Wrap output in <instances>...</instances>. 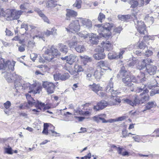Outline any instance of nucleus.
<instances>
[{
  "label": "nucleus",
  "instance_id": "1",
  "mask_svg": "<svg viewBox=\"0 0 159 159\" xmlns=\"http://www.w3.org/2000/svg\"><path fill=\"white\" fill-rule=\"evenodd\" d=\"M95 27L98 28V32L99 33L98 40L104 39H108L111 35L110 31L112 29H114L115 26L111 23H106L103 26H101L100 25H95Z\"/></svg>",
  "mask_w": 159,
  "mask_h": 159
},
{
  "label": "nucleus",
  "instance_id": "2",
  "mask_svg": "<svg viewBox=\"0 0 159 159\" xmlns=\"http://www.w3.org/2000/svg\"><path fill=\"white\" fill-rule=\"evenodd\" d=\"M88 104H85L79 106L74 109L73 115L75 121L76 122L82 121L85 119V116L90 115L91 110L86 111H83L82 109H83L85 106Z\"/></svg>",
  "mask_w": 159,
  "mask_h": 159
},
{
  "label": "nucleus",
  "instance_id": "3",
  "mask_svg": "<svg viewBox=\"0 0 159 159\" xmlns=\"http://www.w3.org/2000/svg\"><path fill=\"white\" fill-rule=\"evenodd\" d=\"M146 87V86H145V88H143V93L140 94L141 96L142 97L140 101H139L137 97H135L133 102L128 99L124 98L122 100L123 102L129 104L133 106H136L139 103L141 102L142 103H143L145 102L148 101L149 99V96L146 93L148 92V91L145 88Z\"/></svg>",
  "mask_w": 159,
  "mask_h": 159
},
{
  "label": "nucleus",
  "instance_id": "4",
  "mask_svg": "<svg viewBox=\"0 0 159 159\" xmlns=\"http://www.w3.org/2000/svg\"><path fill=\"white\" fill-rule=\"evenodd\" d=\"M60 53L58 51L53 47H52L50 49H47L45 51L43 56L44 59L41 57L39 58V61L40 62L44 63L45 62L44 59L48 61H51L54 58L58 56H60Z\"/></svg>",
  "mask_w": 159,
  "mask_h": 159
},
{
  "label": "nucleus",
  "instance_id": "5",
  "mask_svg": "<svg viewBox=\"0 0 159 159\" xmlns=\"http://www.w3.org/2000/svg\"><path fill=\"white\" fill-rule=\"evenodd\" d=\"M145 75L143 73H141L140 76L137 77V80L134 79L133 76L127 75L125 77L122 79L123 82L128 86H131L133 83L142 82L145 81Z\"/></svg>",
  "mask_w": 159,
  "mask_h": 159
},
{
  "label": "nucleus",
  "instance_id": "6",
  "mask_svg": "<svg viewBox=\"0 0 159 159\" xmlns=\"http://www.w3.org/2000/svg\"><path fill=\"white\" fill-rule=\"evenodd\" d=\"M34 105L35 108L31 109L30 111L32 114L35 115H38L42 111L51 107L45 105L44 103L39 102L38 101H37Z\"/></svg>",
  "mask_w": 159,
  "mask_h": 159
},
{
  "label": "nucleus",
  "instance_id": "7",
  "mask_svg": "<svg viewBox=\"0 0 159 159\" xmlns=\"http://www.w3.org/2000/svg\"><path fill=\"white\" fill-rule=\"evenodd\" d=\"M22 89L27 90L29 93L34 94L39 93L40 87L36 86V84L34 83L31 85L29 83H26L22 86Z\"/></svg>",
  "mask_w": 159,
  "mask_h": 159
},
{
  "label": "nucleus",
  "instance_id": "8",
  "mask_svg": "<svg viewBox=\"0 0 159 159\" xmlns=\"http://www.w3.org/2000/svg\"><path fill=\"white\" fill-rule=\"evenodd\" d=\"M77 34L79 36L84 39L89 36L90 42L93 44H96L98 42V37L97 35L93 33L88 35L87 32L84 31L79 33Z\"/></svg>",
  "mask_w": 159,
  "mask_h": 159
},
{
  "label": "nucleus",
  "instance_id": "9",
  "mask_svg": "<svg viewBox=\"0 0 159 159\" xmlns=\"http://www.w3.org/2000/svg\"><path fill=\"white\" fill-rule=\"evenodd\" d=\"M79 22H80L78 18L75 20L72 21L69 26L66 28V30L68 32L74 33H77L80 28Z\"/></svg>",
  "mask_w": 159,
  "mask_h": 159
},
{
  "label": "nucleus",
  "instance_id": "10",
  "mask_svg": "<svg viewBox=\"0 0 159 159\" xmlns=\"http://www.w3.org/2000/svg\"><path fill=\"white\" fill-rule=\"evenodd\" d=\"M152 60L150 58H147L146 60L139 61L138 60H133L132 63L129 64V66L134 65L136 64L137 67L139 70H142L144 68L146 65H148L150 63L152 62Z\"/></svg>",
  "mask_w": 159,
  "mask_h": 159
},
{
  "label": "nucleus",
  "instance_id": "11",
  "mask_svg": "<svg viewBox=\"0 0 159 159\" xmlns=\"http://www.w3.org/2000/svg\"><path fill=\"white\" fill-rule=\"evenodd\" d=\"M54 127L51 124L45 123L42 133L46 135H47L49 133V134H52V136H59V134L54 131Z\"/></svg>",
  "mask_w": 159,
  "mask_h": 159
},
{
  "label": "nucleus",
  "instance_id": "12",
  "mask_svg": "<svg viewBox=\"0 0 159 159\" xmlns=\"http://www.w3.org/2000/svg\"><path fill=\"white\" fill-rule=\"evenodd\" d=\"M43 86L45 89L48 94L52 93L54 92L55 85L52 82L48 81L43 82Z\"/></svg>",
  "mask_w": 159,
  "mask_h": 159
},
{
  "label": "nucleus",
  "instance_id": "13",
  "mask_svg": "<svg viewBox=\"0 0 159 159\" xmlns=\"http://www.w3.org/2000/svg\"><path fill=\"white\" fill-rule=\"evenodd\" d=\"M13 65L11 64V62L9 61H7L6 62H4L2 59L0 60V70L4 69L7 67L9 69L13 70L14 67L15 66V61H12Z\"/></svg>",
  "mask_w": 159,
  "mask_h": 159
},
{
  "label": "nucleus",
  "instance_id": "14",
  "mask_svg": "<svg viewBox=\"0 0 159 159\" xmlns=\"http://www.w3.org/2000/svg\"><path fill=\"white\" fill-rule=\"evenodd\" d=\"M96 52H98L97 53L94 54L93 55V57L96 60H100L103 59L105 57L104 54L103 53L104 51L103 49L100 46H98L95 49Z\"/></svg>",
  "mask_w": 159,
  "mask_h": 159
},
{
  "label": "nucleus",
  "instance_id": "15",
  "mask_svg": "<svg viewBox=\"0 0 159 159\" xmlns=\"http://www.w3.org/2000/svg\"><path fill=\"white\" fill-rule=\"evenodd\" d=\"M61 59L62 60H66V62L70 65H72L78 60L77 56L73 54H70L64 57H61Z\"/></svg>",
  "mask_w": 159,
  "mask_h": 159
},
{
  "label": "nucleus",
  "instance_id": "16",
  "mask_svg": "<svg viewBox=\"0 0 159 159\" xmlns=\"http://www.w3.org/2000/svg\"><path fill=\"white\" fill-rule=\"evenodd\" d=\"M109 105L108 102H107L104 100L98 102L96 106L93 107V109L95 111L102 110Z\"/></svg>",
  "mask_w": 159,
  "mask_h": 159
},
{
  "label": "nucleus",
  "instance_id": "17",
  "mask_svg": "<svg viewBox=\"0 0 159 159\" xmlns=\"http://www.w3.org/2000/svg\"><path fill=\"white\" fill-rule=\"evenodd\" d=\"M135 25L138 31L141 34H144L146 29V26L144 22L141 20L138 21Z\"/></svg>",
  "mask_w": 159,
  "mask_h": 159
},
{
  "label": "nucleus",
  "instance_id": "18",
  "mask_svg": "<svg viewBox=\"0 0 159 159\" xmlns=\"http://www.w3.org/2000/svg\"><path fill=\"white\" fill-rule=\"evenodd\" d=\"M111 97L109 99L108 102L109 105H118L121 102L120 97L117 96H114L112 94Z\"/></svg>",
  "mask_w": 159,
  "mask_h": 159
},
{
  "label": "nucleus",
  "instance_id": "19",
  "mask_svg": "<svg viewBox=\"0 0 159 159\" xmlns=\"http://www.w3.org/2000/svg\"><path fill=\"white\" fill-rule=\"evenodd\" d=\"M80 23H82V26L84 27L89 28L92 26V21L89 19L79 18Z\"/></svg>",
  "mask_w": 159,
  "mask_h": 159
},
{
  "label": "nucleus",
  "instance_id": "20",
  "mask_svg": "<svg viewBox=\"0 0 159 159\" xmlns=\"http://www.w3.org/2000/svg\"><path fill=\"white\" fill-rule=\"evenodd\" d=\"M8 12L9 13V18H11L12 20L17 19L19 18L20 12L15 9H11Z\"/></svg>",
  "mask_w": 159,
  "mask_h": 159
},
{
  "label": "nucleus",
  "instance_id": "21",
  "mask_svg": "<svg viewBox=\"0 0 159 159\" xmlns=\"http://www.w3.org/2000/svg\"><path fill=\"white\" fill-rule=\"evenodd\" d=\"M70 76L68 73H65L64 74L61 75L60 74H56L54 75V79L55 80H65L68 79Z\"/></svg>",
  "mask_w": 159,
  "mask_h": 159
},
{
  "label": "nucleus",
  "instance_id": "22",
  "mask_svg": "<svg viewBox=\"0 0 159 159\" xmlns=\"http://www.w3.org/2000/svg\"><path fill=\"white\" fill-rule=\"evenodd\" d=\"M89 88L96 93H98V92L103 91V88L100 86L99 84H96L93 83L92 84H90L89 86Z\"/></svg>",
  "mask_w": 159,
  "mask_h": 159
},
{
  "label": "nucleus",
  "instance_id": "23",
  "mask_svg": "<svg viewBox=\"0 0 159 159\" xmlns=\"http://www.w3.org/2000/svg\"><path fill=\"white\" fill-rule=\"evenodd\" d=\"M25 96L28 101V104H26V106L27 108H29L34 106V104L36 102L31 97V95L27 93L26 94Z\"/></svg>",
  "mask_w": 159,
  "mask_h": 159
},
{
  "label": "nucleus",
  "instance_id": "24",
  "mask_svg": "<svg viewBox=\"0 0 159 159\" xmlns=\"http://www.w3.org/2000/svg\"><path fill=\"white\" fill-rule=\"evenodd\" d=\"M98 64L97 69H98L100 68L101 69V70L102 71H103V70H107L108 69H110L111 70L109 67L108 66V64L107 62L101 61L98 63Z\"/></svg>",
  "mask_w": 159,
  "mask_h": 159
},
{
  "label": "nucleus",
  "instance_id": "25",
  "mask_svg": "<svg viewBox=\"0 0 159 159\" xmlns=\"http://www.w3.org/2000/svg\"><path fill=\"white\" fill-rule=\"evenodd\" d=\"M148 87L150 89H152V90L150 92V95L153 96L156 93H159V86H158L155 85H152L151 84L148 86Z\"/></svg>",
  "mask_w": 159,
  "mask_h": 159
},
{
  "label": "nucleus",
  "instance_id": "26",
  "mask_svg": "<svg viewBox=\"0 0 159 159\" xmlns=\"http://www.w3.org/2000/svg\"><path fill=\"white\" fill-rule=\"evenodd\" d=\"M18 76L16 75H12L11 78V80H13L14 83V86L15 88V91L16 92H18V89H19V87L20 85V83L19 82L17 81Z\"/></svg>",
  "mask_w": 159,
  "mask_h": 159
},
{
  "label": "nucleus",
  "instance_id": "27",
  "mask_svg": "<svg viewBox=\"0 0 159 159\" xmlns=\"http://www.w3.org/2000/svg\"><path fill=\"white\" fill-rule=\"evenodd\" d=\"M99 122L101 120L103 123H106L107 122L112 123L115 122L114 119H110L108 120H105V118L106 117V115L105 114L99 115Z\"/></svg>",
  "mask_w": 159,
  "mask_h": 159
},
{
  "label": "nucleus",
  "instance_id": "28",
  "mask_svg": "<svg viewBox=\"0 0 159 159\" xmlns=\"http://www.w3.org/2000/svg\"><path fill=\"white\" fill-rule=\"evenodd\" d=\"M101 45L102 46V48L109 51L112 49V45L108 41H106L105 42L103 41L101 43Z\"/></svg>",
  "mask_w": 159,
  "mask_h": 159
},
{
  "label": "nucleus",
  "instance_id": "29",
  "mask_svg": "<svg viewBox=\"0 0 159 159\" xmlns=\"http://www.w3.org/2000/svg\"><path fill=\"white\" fill-rule=\"evenodd\" d=\"M113 84L111 80L109 82L107 85L106 87V90H108L112 94H116V92L113 89Z\"/></svg>",
  "mask_w": 159,
  "mask_h": 159
},
{
  "label": "nucleus",
  "instance_id": "30",
  "mask_svg": "<svg viewBox=\"0 0 159 159\" xmlns=\"http://www.w3.org/2000/svg\"><path fill=\"white\" fill-rule=\"evenodd\" d=\"M148 72L150 75H153L155 74L157 69L156 67L153 66H148L147 67Z\"/></svg>",
  "mask_w": 159,
  "mask_h": 159
},
{
  "label": "nucleus",
  "instance_id": "31",
  "mask_svg": "<svg viewBox=\"0 0 159 159\" xmlns=\"http://www.w3.org/2000/svg\"><path fill=\"white\" fill-rule=\"evenodd\" d=\"M77 13L73 10L70 9L67 10V13L66 14V19L68 20L69 18L71 16H77Z\"/></svg>",
  "mask_w": 159,
  "mask_h": 159
},
{
  "label": "nucleus",
  "instance_id": "32",
  "mask_svg": "<svg viewBox=\"0 0 159 159\" xmlns=\"http://www.w3.org/2000/svg\"><path fill=\"white\" fill-rule=\"evenodd\" d=\"M58 46L59 50L61 52L65 54L67 53L68 48L66 45L60 43L59 44Z\"/></svg>",
  "mask_w": 159,
  "mask_h": 159
},
{
  "label": "nucleus",
  "instance_id": "33",
  "mask_svg": "<svg viewBox=\"0 0 159 159\" xmlns=\"http://www.w3.org/2000/svg\"><path fill=\"white\" fill-rule=\"evenodd\" d=\"M80 58L81 59V61L84 65H85L87 63L91 61L92 60L91 58L87 56H80Z\"/></svg>",
  "mask_w": 159,
  "mask_h": 159
},
{
  "label": "nucleus",
  "instance_id": "34",
  "mask_svg": "<svg viewBox=\"0 0 159 159\" xmlns=\"http://www.w3.org/2000/svg\"><path fill=\"white\" fill-rule=\"evenodd\" d=\"M102 72H103V71L101 70V69L99 68V69H97L94 75V76L95 77L97 80H99L101 78L102 76L103 75Z\"/></svg>",
  "mask_w": 159,
  "mask_h": 159
},
{
  "label": "nucleus",
  "instance_id": "35",
  "mask_svg": "<svg viewBox=\"0 0 159 159\" xmlns=\"http://www.w3.org/2000/svg\"><path fill=\"white\" fill-rule=\"evenodd\" d=\"M157 106L156 103L155 102H148L146 104V109L143 111L144 112L146 110H149L152 108L155 107Z\"/></svg>",
  "mask_w": 159,
  "mask_h": 159
},
{
  "label": "nucleus",
  "instance_id": "36",
  "mask_svg": "<svg viewBox=\"0 0 159 159\" xmlns=\"http://www.w3.org/2000/svg\"><path fill=\"white\" fill-rule=\"evenodd\" d=\"M10 9H8L4 11L3 9L0 8V16L5 17L9 18V12Z\"/></svg>",
  "mask_w": 159,
  "mask_h": 159
},
{
  "label": "nucleus",
  "instance_id": "37",
  "mask_svg": "<svg viewBox=\"0 0 159 159\" xmlns=\"http://www.w3.org/2000/svg\"><path fill=\"white\" fill-rule=\"evenodd\" d=\"M79 43V42L76 41V39H75V37H74V39L71 40L69 43L68 45L70 48H75V47L77 46L78 43Z\"/></svg>",
  "mask_w": 159,
  "mask_h": 159
},
{
  "label": "nucleus",
  "instance_id": "38",
  "mask_svg": "<svg viewBox=\"0 0 159 159\" xmlns=\"http://www.w3.org/2000/svg\"><path fill=\"white\" fill-rule=\"evenodd\" d=\"M117 151L119 154L123 156H128L129 155V152L127 151H124V149L123 148H118Z\"/></svg>",
  "mask_w": 159,
  "mask_h": 159
},
{
  "label": "nucleus",
  "instance_id": "39",
  "mask_svg": "<svg viewBox=\"0 0 159 159\" xmlns=\"http://www.w3.org/2000/svg\"><path fill=\"white\" fill-rule=\"evenodd\" d=\"M75 49L79 52H82L85 50V48L84 46L79 44V43H78L77 46L75 47Z\"/></svg>",
  "mask_w": 159,
  "mask_h": 159
},
{
  "label": "nucleus",
  "instance_id": "40",
  "mask_svg": "<svg viewBox=\"0 0 159 159\" xmlns=\"http://www.w3.org/2000/svg\"><path fill=\"white\" fill-rule=\"evenodd\" d=\"M37 12L39 16L43 18L44 21L48 23H49V21L48 18L41 11L38 10L37 11Z\"/></svg>",
  "mask_w": 159,
  "mask_h": 159
},
{
  "label": "nucleus",
  "instance_id": "41",
  "mask_svg": "<svg viewBox=\"0 0 159 159\" xmlns=\"http://www.w3.org/2000/svg\"><path fill=\"white\" fill-rule=\"evenodd\" d=\"M139 2L138 0H131L130 2L131 7L135 8L138 5L139 6Z\"/></svg>",
  "mask_w": 159,
  "mask_h": 159
},
{
  "label": "nucleus",
  "instance_id": "42",
  "mask_svg": "<svg viewBox=\"0 0 159 159\" xmlns=\"http://www.w3.org/2000/svg\"><path fill=\"white\" fill-rule=\"evenodd\" d=\"M72 115V114L71 113L69 112L65 113L63 115L64 120L66 121L69 120Z\"/></svg>",
  "mask_w": 159,
  "mask_h": 159
},
{
  "label": "nucleus",
  "instance_id": "43",
  "mask_svg": "<svg viewBox=\"0 0 159 159\" xmlns=\"http://www.w3.org/2000/svg\"><path fill=\"white\" fill-rule=\"evenodd\" d=\"M74 69L76 73L82 72L84 71V69L81 66L77 65H75L74 66Z\"/></svg>",
  "mask_w": 159,
  "mask_h": 159
},
{
  "label": "nucleus",
  "instance_id": "44",
  "mask_svg": "<svg viewBox=\"0 0 159 159\" xmlns=\"http://www.w3.org/2000/svg\"><path fill=\"white\" fill-rule=\"evenodd\" d=\"M122 136L123 137L125 138L127 137H129L130 135H134V134H132L131 133H128L127 130L125 129H124L122 131Z\"/></svg>",
  "mask_w": 159,
  "mask_h": 159
},
{
  "label": "nucleus",
  "instance_id": "45",
  "mask_svg": "<svg viewBox=\"0 0 159 159\" xmlns=\"http://www.w3.org/2000/svg\"><path fill=\"white\" fill-rule=\"evenodd\" d=\"M56 5V2L53 0H50L46 2V6L48 7H54Z\"/></svg>",
  "mask_w": 159,
  "mask_h": 159
},
{
  "label": "nucleus",
  "instance_id": "46",
  "mask_svg": "<svg viewBox=\"0 0 159 159\" xmlns=\"http://www.w3.org/2000/svg\"><path fill=\"white\" fill-rule=\"evenodd\" d=\"M130 16L129 15H119L118 16V18L122 21H125L130 18Z\"/></svg>",
  "mask_w": 159,
  "mask_h": 159
},
{
  "label": "nucleus",
  "instance_id": "47",
  "mask_svg": "<svg viewBox=\"0 0 159 159\" xmlns=\"http://www.w3.org/2000/svg\"><path fill=\"white\" fill-rule=\"evenodd\" d=\"M125 48H123L120 50V51L118 53V54L117 55L116 53V56L117 57V58H122V55L125 52Z\"/></svg>",
  "mask_w": 159,
  "mask_h": 159
},
{
  "label": "nucleus",
  "instance_id": "48",
  "mask_svg": "<svg viewBox=\"0 0 159 159\" xmlns=\"http://www.w3.org/2000/svg\"><path fill=\"white\" fill-rule=\"evenodd\" d=\"M134 136L132 137V138L134 139V141L136 142H140L141 141L142 139H143V138L141 137H140L137 135H135L134 134Z\"/></svg>",
  "mask_w": 159,
  "mask_h": 159
},
{
  "label": "nucleus",
  "instance_id": "49",
  "mask_svg": "<svg viewBox=\"0 0 159 159\" xmlns=\"http://www.w3.org/2000/svg\"><path fill=\"white\" fill-rule=\"evenodd\" d=\"M108 56L109 59H117L116 56V53L115 52L113 53H109L108 54Z\"/></svg>",
  "mask_w": 159,
  "mask_h": 159
},
{
  "label": "nucleus",
  "instance_id": "50",
  "mask_svg": "<svg viewBox=\"0 0 159 159\" xmlns=\"http://www.w3.org/2000/svg\"><path fill=\"white\" fill-rule=\"evenodd\" d=\"M152 137H159V129H155L152 132Z\"/></svg>",
  "mask_w": 159,
  "mask_h": 159
},
{
  "label": "nucleus",
  "instance_id": "51",
  "mask_svg": "<svg viewBox=\"0 0 159 159\" xmlns=\"http://www.w3.org/2000/svg\"><path fill=\"white\" fill-rule=\"evenodd\" d=\"M11 105V103L10 101H7L6 102L3 104L4 107L6 109H9Z\"/></svg>",
  "mask_w": 159,
  "mask_h": 159
},
{
  "label": "nucleus",
  "instance_id": "52",
  "mask_svg": "<svg viewBox=\"0 0 159 159\" xmlns=\"http://www.w3.org/2000/svg\"><path fill=\"white\" fill-rule=\"evenodd\" d=\"M146 20L149 21L150 23L152 24L153 22L154 19L152 16H150L148 15H147L145 18Z\"/></svg>",
  "mask_w": 159,
  "mask_h": 159
},
{
  "label": "nucleus",
  "instance_id": "53",
  "mask_svg": "<svg viewBox=\"0 0 159 159\" xmlns=\"http://www.w3.org/2000/svg\"><path fill=\"white\" fill-rule=\"evenodd\" d=\"M81 0H77L75 2L73 5V6L74 7H76L77 8H80L81 7Z\"/></svg>",
  "mask_w": 159,
  "mask_h": 159
},
{
  "label": "nucleus",
  "instance_id": "54",
  "mask_svg": "<svg viewBox=\"0 0 159 159\" xmlns=\"http://www.w3.org/2000/svg\"><path fill=\"white\" fill-rule=\"evenodd\" d=\"M139 2V7L143 6L145 3L147 4L149 2V0H138Z\"/></svg>",
  "mask_w": 159,
  "mask_h": 159
},
{
  "label": "nucleus",
  "instance_id": "55",
  "mask_svg": "<svg viewBox=\"0 0 159 159\" xmlns=\"http://www.w3.org/2000/svg\"><path fill=\"white\" fill-rule=\"evenodd\" d=\"M154 36H152L145 35L144 37V39L146 41H147L150 39H153Z\"/></svg>",
  "mask_w": 159,
  "mask_h": 159
},
{
  "label": "nucleus",
  "instance_id": "56",
  "mask_svg": "<svg viewBox=\"0 0 159 159\" xmlns=\"http://www.w3.org/2000/svg\"><path fill=\"white\" fill-rule=\"evenodd\" d=\"M99 115L97 116H95L91 118V120L94 121L96 122L97 123L99 122Z\"/></svg>",
  "mask_w": 159,
  "mask_h": 159
},
{
  "label": "nucleus",
  "instance_id": "57",
  "mask_svg": "<svg viewBox=\"0 0 159 159\" xmlns=\"http://www.w3.org/2000/svg\"><path fill=\"white\" fill-rule=\"evenodd\" d=\"M105 18V16L102 13H100L99 14V16L98 17V20L100 21L101 22H102V19Z\"/></svg>",
  "mask_w": 159,
  "mask_h": 159
},
{
  "label": "nucleus",
  "instance_id": "58",
  "mask_svg": "<svg viewBox=\"0 0 159 159\" xmlns=\"http://www.w3.org/2000/svg\"><path fill=\"white\" fill-rule=\"evenodd\" d=\"M5 150L7 154H11L13 153L11 148H6Z\"/></svg>",
  "mask_w": 159,
  "mask_h": 159
},
{
  "label": "nucleus",
  "instance_id": "59",
  "mask_svg": "<svg viewBox=\"0 0 159 159\" xmlns=\"http://www.w3.org/2000/svg\"><path fill=\"white\" fill-rule=\"evenodd\" d=\"M37 54L35 53H32L30 55V58L31 59L34 61L37 58Z\"/></svg>",
  "mask_w": 159,
  "mask_h": 159
},
{
  "label": "nucleus",
  "instance_id": "60",
  "mask_svg": "<svg viewBox=\"0 0 159 159\" xmlns=\"http://www.w3.org/2000/svg\"><path fill=\"white\" fill-rule=\"evenodd\" d=\"M139 47L140 49H143L145 48L146 45L143 42H139Z\"/></svg>",
  "mask_w": 159,
  "mask_h": 159
},
{
  "label": "nucleus",
  "instance_id": "61",
  "mask_svg": "<svg viewBox=\"0 0 159 159\" xmlns=\"http://www.w3.org/2000/svg\"><path fill=\"white\" fill-rule=\"evenodd\" d=\"M21 30H23L24 29L25 31H27L28 30V26L26 23H23L21 25Z\"/></svg>",
  "mask_w": 159,
  "mask_h": 159
},
{
  "label": "nucleus",
  "instance_id": "62",
  "mask_svg": "<svg viewBox=\"0 0 159 159\" xmlns=\"http://www.w3.org/2000/svg\"><path fill=\"white\" fill-rule=\"evenodd\" d=\"M6 35L9 36H11L13 35V33L9 30L7 29H6L5 31Z\"/></svg>",
  "mask_w": 159,
  "mask_h": 159
},
{
  "label": "nucleus",
  "instance_id": "63",
  "mask_svg": "<svg viewBox=\"0 0 159 159\" xmlns=\"http://www.w3.org/2000/svg\"><path fill=\"white\" fill-rule=\"evenodd\" d=\"M97 94L99 96L102 97H103L106 96V93L103 92L102 91H99Z\"/></svg>",
  "mask_w": 159,
  "mask_h": 159
},
{
  "label": "nucleus",
  "instance_id": "64",
  "mask_svg": "<svg viewBox=\"0 0 159 159\" xmlns=\"http://www.w3.org/2000/svg\"><path fill=\"white\" fill-rule=\"evenodd\" d=\"M152 54V52L149 50L147 51L145 53V55L147 57L151 56Z\"/></svg>",
  "mask_w": 159,
  "mask_h": 159
}]
</instances>
